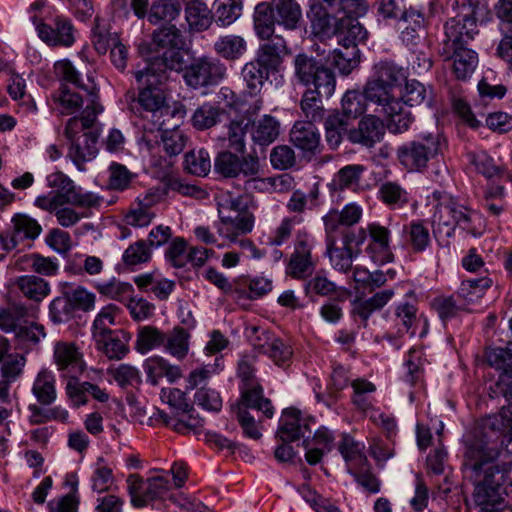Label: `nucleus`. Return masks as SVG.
Returning <instances> with one entry per match:
<instances>
[{"instance_id": "f257e3e1", "label": "nucleus", "mask_w": 512, "mask_h": 512, "mask_svg": "<svg viewBox=\"0 0 512 512\" xmlns=\"http://www.w3.org/2000/svg\"><path fill=\"white\" fill-rule=\"evenodd\" d=\"M499 451L482 439L467 443L463 459L465 478L473 485L472 500L481 510L497 508L504 502L505 483L512 465L498 462Z\"/></svg>"}, {"instance_id": "f03ea898", "label": "nucleus", "mask_w": 512, "mask_h": 512, "mask_svg": "<svg viewBox=\"0 0 512 512\" xmlns=\"http://www.w3.org/2000/svg\"><path fill=\"white\" fill-rule=\"evenodd\" d=\"M288 53L289 48L282 36H275L260 45L255 58L242 68V77L251 96H258L265 81L280 71L284 56Z\"/></svg>"}, {"instance_id": "7ed1b4c3", "label": "nucleus", "mask_w": 512, "mask_h": 512, "mask_svg": "<svg viewBox=\"0 0 512 512\" xmlns=\"http://www.w3.org/2000/svg\"><path fill=\"white\" fill-rule=\"evenodd\" d=\"M134 77L139 89L138 103L147 113L143 117L150 122L149 126H144L145 130L154 131V128H165L166 121H170L178 112L165 105V96L160 88L166 83L163 74L153 76L138 70L134 72Z\"/></svg>"}, {"instance_id": "20e7f679", "label": "nucleus", "mask_w": 512, "mask_h": 512, "mask_svg": "<svg viewBox=\"0 0 512 512\" xmlns=\"http://www.w3.org/2000/svg\"><path fill=\"white\" fill-rule=\"evenodd\" d=\"M433 198L438 202L432 217L433 233L443 241L454 235L456 227L469 233H474L473 217L475 213L440 191H434Z\"/></svg>"}, {"instance_id": "39448f33", "label": "nucleus", "mask_w": 512, "mask_h": 512, "mask_svg": "<svg viewBox=\"0 0 512 512\" xmlns=\"http://www.w3.org/2000/svg\"><path fill=\"white\" fill-rule=\"evenodd\" d=\"M446 139L439 132H426L414 140L404 143L397 149L401 165L410 171H423L428 163L442 153Z\"/></svg>"}, {"instance_id": "423d86ee", "label": "nucleus", "mask_w": 512, "mask_h": 512, "mask_svg": "<svg viewBox=\"0 0 512 512\" xmlns=\"http://www.w3.org/2000/svg\"><path fill=\"white\" fill-rule=\"evenodd\" d=\"M294 77L297 83L308 89H320L325 97L335 91L336 79L334 72L322 61L305 52L298 53L293 60Z\"/></svg>"}, {"instance_id": "0eeeda50", "label": "nucleus", "mask_w": 512, "mask_h": 512, "mask_svg": "<svg viewBox=\"0 0 512 512\" xmlns=\"http://www.w3.org/2000/svg\"><path fill=\"white\" fill-rule=\"evenodd\" d=\"M87 127V129L92 128ZM86 130L82 125L81 115L71 117L65 126V136L69 141L68 157L76 165L79 171H85V163L93 160L98 154L97 142L99 132L97 130L86 131L80 135V132Z\"/></svg>"}, {"instance_id": "6e6552de", "label": "nucleus", "mask_w": 512, "mask_h": 512, "mask_svg": "<svg viewBox=\"0 0 512 512\" xmlns=\"http://www.w3.org/2000/svg\"><path fill=\"white\" fill-rule=\"evenodd\" d=\"M460 9L461 11L444 25V39L441 48L451 50L454 47H468L479 33L477 25L478 8L475 2H467V5H461Z\"/></svg>"}, {"instance_id": "1a4fd4ad", "label": "nucleus", "mask_w": 512, "mask_h": 512, "mask_svg": "<svg viewBox=\"0 0 512 512\" xmlns=\"http://www.w3.org/2000/svg\"><path fill=\"white\" fill-rule=\"evenodd\" d=\"M54 69L60 79L75 85L86 93V106L81 112L82 125L84 128L94 125L98 115L103 112V107L99 103V90L95 83L90 80L87 84L82 83L80 73L67 59L57 61Z\"/></svg>"}, {"instance_id": "9d476101", "label": "nucleus", "mask_w": 512, "mask_h": 512, "mask_svg": "<svg viewBox=\"0 0 512 512\" xmlns=\"http://www.w3.org/2000/svg\"><path fill=\"white\" fill-rule=\"evenodd\" d=\"M314 238L306 228L296 232L293 252L286 265V275L296 280H305L310 277L316 268V259L313 256Z\"/></svg>"}, {"instance_id": "9b49d317", "label": "nucleus", "mask_w": 512, "mask_h": 512, "mask_svg": "<svg viewBox=\"0 0 512 512\" xmlns=\"http://www.w3.org/2000/svg\"><path fill=\"white\" fill-rule=\"evenodd\" d=\"M226 75V66L217 58L200 57L185 68L183 79L192 89L217 85Z\"/></svg>"}, {"instance_id": "f8f14e48", "label": "nucleus", "mask_w": 512, "mask_h": 512, "mask_svg": "<svg viewBox=\"0 0 512 512\" xmlns=\"http://www.w3.org/2000/svg\"><path fill=\"white\" fill-rule=\"evenodd\" d=\"M53 363L56 365L60 377L71 380H78L84 372L86 363L79 347L70 341H57L53 347Z\"/></svg>"}, {"instance_id": "ddd939ff", "label": "nucleus", "mask_w": 512, "mask_h": 512, "mask_svg": "<svg viewBox=\"0 0 512 512\" xmlns=\"http://www.w3.org/2000/svg\"><path fill=\"white\" fill-rule=\"evenodd\" d=\"M250 340L255 351L267 355L278 366L286 365L292 358V348L265 329L252 327Z\"/></svg>"}, {"instance_id": "4468645a", "label": "nucleus", "mask_w": 512, "mask_h": 512, "mask_svg": "<svg viewBox=\"0 0 512 512\" xmlns=\"http://www.w3.org/2000/svg\"><path fill=\"white\" fill-rule=\"evenodd\" d=\"M337 0H310L307 17L312 33L320 38H330L339 30L340 18L333 15Z\"/></svg>"}, {"instance_id": "2eb2a0df", "label": "nucleus", "mask_w": 512, "mask_h": 512, "mask_svg": "<svg viewBox=\"0 0 512 512\" xmlns=\"http://www.w3.org/2000/svg\"><path fill=\"white\" fill-rule=\"evenodd\" d=\"M33 22L36 24L39 38L48 46L68 48L76 41L74 25L69 18L63 15H57L51 24L36 23V17L33 18Z\"/></svg>"}, {"instance_id": "dca6fc26", "label": "nucleus", "mask_w": 512, "mask_h": 512, "mask_svg": "<svg viewBox=\"0 0 512 512\" xmlns=\"http://www.w3.org/2000/svg\"><path fill=\"white\" fill-rule=\"evenodd\" d=\"M11 223L10 236L0 233V244L6 251L15 249L24 241H34L42 232V227L38 221L27 214H15L11 219Z\"/></svg>"}, {"instance_id": "f3484780", "label": "nucleus", "mask_w": 512, "mask_h": 512, "mask_svg": "<svg viewBox=\"0 0 512 512\" xmlns=\"http://www.w3.org/2000/svg\"><path fill=\"white\" fill-rule=\"evenodd\" d=\"M310 422H314L313 419L304 416L300 410L287 408L281 415L277 435L285 443L300 438L309 439L311 435Z\"/></svg>"}, {"instance_id": "a211bd4d", "label": "nucleus", "mask_w": 512, "mask_h": 512, "mask_svg": "<svg viewBox=\"0 0 512 512\" xmlns=\"http://www.w3.org/2000/svg\"><path fill=\"white\" fill-rule=\"evenodd\" d=\"M368 244L365 248L369 258L378 265L393 261L394 255L390 246V230L378 223L367 225Z\"/></svg>"}, {"instance_id": "6ab92c4d", "label": "nucleus", "mask_w": 512, "mask_h": 512, "mask_svg": "<svg viewBox=\"0 0 512 512\" xmlns=\"http://www.w3.org/2000/svg\"><path fill=\"white\" fill-rule=\"evenodd\" d=\"M184 48H170L161 50L159 56L151 58L146 67L142 69L153 76L157 74H163L164 81L168 80V71H175L177 73L185 71L187 67L184 59L183 51Z\"/></svg>"}, {"instance_id": "aec40b11", "label": "nucleus", "mask_w": 512, "mask_h": 512, "mask_svg": "<svg viewBox=\"0 0 512 512\" xmlns=\"http://www.w3.org/2000/svg\"><path fill=\"white\" fill-rule=\"evenodd\" d=\"M384 134L383 121L376 115L368 114L361 118L357 128L348 132V138L352 143L373 147L382 140Z\"/></svg>"}, {"instance_id": "412c9836", "label": "nucleus", "mask_w": 512, "mask_h": 512, "mask_svg": "<svg viewBox=\"0 0 512 512\" xmlns=\"http://www.w3.org/2000/svg\"><path fill=\"white\" fill-rule=\"evenodd\" d=\"M439 53L445 61H453V73L459 80L469 78L478 64L477 53L469 47L440 48Z\"/></svg>"}, {"instance_id": "4be33fe9", "label": "nucleus", "mask_w": 512, "mask_h": 512, "mask_svg": "<svg viewBox=\"0 0 512 512\" xmlns=\"http://www.w3.org/2000/svg\"><path fill=\"white\" fill-rule=\"evenodd\" d=\"M361 216V207L354 203L345 205L342 210L330 209L322 218L325 234L334 235L339 229L353 227L360 221Z\"/></svg>"}, {"instance_id": "5701e85b", "label": "nucleus", "mask_w": 512, "mask_h": 512, "mask_svg": "<svg viewBox=\"0 0 512 512\" xmlns=\"http://www.w3.org/2000/svg\"><path fill=\"white\" fill-rule=\"evenodd\" d=\"M254 227V216L251 213H237L232 216L219 217L216 229L220 236L236 242L240 235L250 233Z\"/></svg>"}, {"instance_id": "b1692460", "label": "nucleus", "mask_w": 512, "mask_h": 512, "mask_svg": "<svg viewBox=\"0 0 512 512\" xmlns=\"http://www.w3.org/2000/svg\"><path fill=\"white\" fill-rule=\"evenodd\" d=\"M290 140L305 155H315L320 151V134L311 123L297 121L290 131Z\"/></svg>"}, {"instance_id": "393cba45", "label": "nucleus", "mask_w": 512, "mask_h": 512, "mask_svg": "<svg viewBox=\"0 0 512 512\" xmlns=\"http://www.w3.org/2000/svg\"><path fill=\"white\" fill-rule=\"evenodd\" d=\"M243 407L247 411L254 409L262 412L267 418H272L274 408L270 399L264 397L263 387L260 384L241 388V396L236 404L232 405V410Z\"/></svg>"}, {"instance_id": "a878e982", "label": "nucleus", "mask_w": 512, "mask_h": 512, "mask_svg": "<svg viewBox=\"0 0 512 512\" xmlns=\"http://www.w3.org/2000/svg\"><path fill=\"white\" fill-rule=\"evenodd\" d=\"M60 206L71 205L78 208H94L100 205L102 198L93 192H83L74 181L59 191L53 192Z\"/></svg>"}, {"instance_id": "bb28decb", "label": "nucleus", "mask_w": 512, "mask_h": 512, "mask_svg": "<svg viewBox=\"0 0 512 512\" xmlns=\"http://www.w3.org/2000/svg\"><path fill=\"white\" fill-rule=\"evenodd\" d=\"M18 292L33 303H40L51 293L50 283L38 275H22L14 280Z\"/></svg>"}, {"instance_id": "cd10ccee", "label": "nucleus", "mask_w": 512, "mask_h": 512, "mask_svg": "<svg viewBox=\"0 0 512 512\" xmlns=\"http://www.w3.org/2000/svg\"><path fill=\"white\" fill-rule=\"evenodd\" d=\"M66 395L74 403L76 407H80L88 403L87 394L91 395L94 400L106 403L109 400V394L105 389L88 381L79 382V380H71L65 386Z\"/></svg>"}, {"instance_id": "c85d7f7f", "label": "nucleus", "mask_w": 512, "mask_h": 512, "mask_svg": "<svg viewBox=\"0 0 512 512\" xmlns=\"http://www.w3.org/2000/svg\"><path fill=\"white\" fill-rule=\"evenodd\" d=\"M336 35L339 37V44L343 48L350 49L357 48L359 43H364L368 32L356 17L346 14L340 17L339 30Z\"/></svg>"}, {"instance_id": "c756f323", "label": "nucleus", "mask_w": 512, "mask_h": 512, "mask_svg": "<svg viewBox=\"0 0 512 512\" xmlns=\"http://www.w3.org/2000/svg\"><path fill=\"white\" fill-rule=\"evenodd\" d=\"M389 85H384L373 78H369L363 87V94L368 106H374L373 112L382 113L393 101L398 100Z\"/></svg>"}, {"instance_id": "7c9ffc66", "label": "nucleus", "mask_w": 512, "mask_h": 512, "mask_svg": "<svg viewBox=\"0 0 512 512\" xmlns=\"http://www.w3.org/2000/svg\"><path fill=\"white\" fill-rule=\"evenodd\" d=\"M326 256L329 257L331 266L342 273H348L353 268V260L358 253H353L352 248L338 246L333 234H325Z\"/></svg>"}, {"instance_id": "2f4dec72", "label": "nucleus", "mask_w": 512, "mask_h": 512, "mask_svg": "<svg viewBox=\"0 0 512 512\" xmlns=\"http://www.w3.org/2000/svg\"><path fill=\"white\" fill-rule=\"evenodd\" d=\"M144 371L147 375V381L156 386L159 380L166 377L169 382H175L182 376L178 366L171 365L162 357L154 356L145 360Z\"/></svg>"}, {"instance_id": "473e14b6", "label": "nucleus", "mask_w": 512, "mask_h": 512, "mask_svg": "<svg viewBox=\"0 0 512 512\" xmlns=\"http://www.w3.org/2000/svg\"><path fill=\"white\" fill-rule=\"evenodd\" d=\"M32 393L37 401L44 406L51 405L57 398L56 379L48 368H42L36 375Z\"/></svg>"}, {"instance_id": "72a5a7b5", "label": "nucleus", "mask_w": 512, "mask_h": 512, "mask_svg": "<svg viewBox=\"0 0 512 512\" xmlns=\"http://www.w3.org/2000/svg\"><path fill=\"white\" fill-rule=\"evenodd\" d=\"M394 296L393 289H385L376 292L365 300H355L353 302L352 315L358 316L364 324L369 317L377 310L382 309Z\"/></svg>"}, {"instance_id": "f704fd0d", "label": "nucleus", "mask_w": 512, "mask_h": 512, "mask_svg": "<svg viewBox=\"0 0 512 512\" xmlns=\"http://www.w3.org/2000/svg\"><path fill=\"white\" fill-rule=\"evenodd\" d=\"M382 114L387 117V129L393 134H402L408 131L414 121L412 113L405 109L399 99L388 105Z\"/></svg>"}, {"instance_id": "c9c22d12", "label": "nucleus", "mask_w": 512, "mask_h": 512, "mask_svg": "<svg viewBox=\"0 0 512 512\" xmlns=\"http://www.w3.org/2000/svg\"><path fill=\"white\" fill-rule=\"evenodd\" d=\"M52 101L54 108L61 115H72L80 110L83 106V97L69 88L66 84L62 83L60 87L52 93Z\"/></svg>"}, {"instance_id": "e433bc0d", "label": "nucleus", "mask_w": 512, "mask_h": 512, "mask_svg": "<svg viewBox=\"0 0 512 512\" xmlns=\"http://www.w3.org/2000/svg\"><path fill=\"white\" fill-rule=\"evenodd\" d=\"M271 9L275 13L277 24L288 30L297 28L302 18L300 5L295 0H272Z\"/></svg>"}, {"instance_id": "4c0bfd02", "label": "nucleus", "mask_w": 512, "mask_h": 512, "mask_svg": "<svg viewBox=\"0 0 512 512\" xmlns=\"http://www.w3.org/2000/svg\"><path fill=\"white\" fill-rule=\"evenodd\" d=\"M325 92L320 89H307L301 98L300 108L306 123H318L324 120L325 109L322 102V97Z\"/></svg>"}, {"instance_id": "58836bf2", "label": "nucleus", "mask_w": 512, "mask_h": 512, "mask_svg": "<svg viewBox=\"0 0 512 512\" xmlns=\"http://www.w3.org/2000/svg\"><path fill=\"white\" fill-rule=\"evenodd\" d=\"M353 394L351 397L352 404L359 411L369 414L374 408V393L376 386L374 383L364 378H357L351 381Z\"/></svg>"}, {"instance_id": "ea45409f", "label": "nucleus", "mask_w": 512, "mask_h": 512, "mask_svg": "<svg viewBox=\"0 0 512 512\" xmlns=\"http://www.w3.org/2000/svg\"><path fill=\"white\" fill-rule=\"evenodd\" d=\"M185 19L190 30L202 32L211 26L213 15L206 3L191 0L187 2L185 7Z\"/></svg>"}, {"instance_id": "a19ab883", "label": "nucleus", "mask_w": 512, "mask_h": 512, "mask_svg": "<svg viewBox=\"0 0 512 512\" xmlns=\"http://www.w3.org/2000/svg\"><path fill=\"white\" fill-rule=\"evenodd\" d=\"M400 100L403 105L405 104L410 107L420 105L431 107L433 103V89L416 79L407 80Z\"/></svg>"}, {"instance_id": "79ce46f5", "label": "nucleus", "mask_w": 512, "mask_h": 512, "mask_svg": "<svg viewBox=\"0 0 512 512\" xmlns=\"http://www.w3.org/2000/svg\"><path fill=\"white\" fill-rule=\"evenodd\" d=\"M279 133L280 123L271 115H264L252 124V140L260 146H267L273 143L278 138Z\"/></svg>"}, {"instance_id": "37998d69", "label": "nucleus", "mask_w": 512, "mask_h": 512, "mask_svg": "<svg viewBox=\"0 0 512 512\" xmlns=\"http://www.w3.org/2000/svg\"><path fill=\"white\" fill-rule=\"evenodd\" d=\"M272 290V281L258 276L252 279L238 278L235 280V294L238 298L257 299Z\"/></svg>"}, {"instance_id": "c03bdc74", "label": "nucleus", "mask_w": 512, "mask_h": 512, "mask_svg": "<svg viewBox=\"0 0 512 512\" xmlns=\"http://www.w3.org/2000/svg\"><path fill=\"white\" fill-rule=\"evenodd\" d=\"M254 28L257 36L262 40L269 42L274 35L275 23H277L275 13L271 9L270 3L261 2L256 5L254 12Z\"/></svg>"}, {"instance_id": "a18cd8bd", "label": "nucleus", "mask_w": 512, "mask_h": 512, "mask_svg": "<svg viewBox=\"0 0 512 512\" xmlns=\"http://www.w3.org/2000/svg\"><path fill=\"white\" fill-rule=\"evenodd\" d=\"M152 45L155 52L170 48H185L183 33L175 25H166L156 29L152 34Z\"/></svg>"}, {"instance_id": "49530a36", "label": "nucleus", "mask_w": 512, "mask_h": 512, "mask_svg": "<svg viewBox=\"0 0 512 512\" xmlns=\"http://www.w3.org/2000/svg\"><path fill=\"white\" fill-rule=\"evenodd\" d=\"M160 416L166 425L173 427L179 433H188L190 431L196 433L203 427L204 423V420L198 415L192 405L189 410L176 414V417H169L163 412L160 413Z\"/></svg>"}, {"instance_id": "de8ad7c7", "label": "nucleus", "mask_w": 512, "mask_h": 512, "mask_svg": "<svg viewBox=\"0 0 512 512\" xmlns=\"http://www.w3.org/2000/svg\"><path fill=\"white\" fill-rule=\"evenodd\" d=\"M371 78L394 89L406 78V75L401 66L392 60L385 59L374 64Z\"/></svg>"}, {"instance_id": "09e8293b", "label": "nucleus", "mask_w": 512, "mask_h": 512, "mask_svg": "<svg viewBox=\"0 0 512 512\" xmlns=\"http://www.w3.org/2000/svg\"><path fill=\"white\" fill-rule=\"evenodd\" d=\"M363 449L364 445L362 443L355 441L347 434L343 435L338 445V450L348 464V468H353L354 466L364 468L368 466V459Z\"/></svg>"}, {"instance_id": "8fccbe9b", "label": "nucleus", "mask_w": 512, "mask_h": 512, "mask_svg": "<svg viewBox=\"0 0 512 512\" xmlns=\"http://www.w3.org/2000/svg\"><path fill=\"white\" fill-rule=\"evenodd\" d=\"M378 193L379 199L390 209H402L410 200L407 190L394 181L383 182Z\"/></svg>"}, {"instance_id": "3c124183", "label": "nucleus", "mask_w": 512, "mask_h": 512, "mask_svg": "<svg viewBox=\"0 0 512 512\" xmlns=\"http://www.w3.org/2000/svg\"><path fill=\"white\" fill-rule=\"evenodd\" d=\"M214 50L227 60L241 58L247 50V43L242 36L229 34L221 36L214 43Z\"/></svg>"}, {"instance_id": "603ef678", "label": "nucleus", "mask_w": 512, "mask_h": 512, "mask_svg": "<svg viewBox=\"0 0 512 512\" xmlns=\"http://www.w3.org/2000/svg\"><path fill=\"white\" fill-rule=\"evenodd\" d=\"M98 350H101L109 359L120 360L129 351L127 339L122 330H115L102 341H95Z\"/></svg>"}, {"instance_id": "864d4df0", "label": "nucleus", "mask_w": 512, "mask_h": 512, "mask_svg": "<svg viewBox=\"0 0 512 512\" xmlns=\"http://www.w3.org/2000/svg\"><path fill=\"white\" fill-rule=\"evenodd\" d=\"M190 334L182 327L176 326L166 334L163 344L165 351L178 360L184 359L189 351Z\"/></svg>"}, {"instance_id": "5fc2aeb1", "label": "nucleus", "mask_w": 512, "mask_h": 512, "mask_svg": "<svg viewBox=\"0 0 512 512\" xmlns=\"http://www.w3.org/2000/svg\"><path fill=\"white\" fill-rule=\"evenodd\" d=\"M214 17L218 26L227 27L242 15V0H215Z\"/></svg>"}, {"instance_id": "6e6d98bb", "label": "nucleus", "mask_w": 512, "mask_h": 512, "mask_svg": "<svg viewBox=\"0 0 512 512\" xmlns=\"http://www.w3.org/2000/svg\"><path fill=\"white\" fill-rule=\"evenodd\" d=\"M118 310L116 305L109 304L99 311L92 324V337L94 341H102L108 334L114 331L111 327L115 325V317Z\"/></svg>"}, {"instance_id": "4d7b16f0", "label": "nucleus", "mask_w": 512, "mask_h": 512, "mask_svg": "<svg viewBox=\"0 0 512 512\" xmlns=\"http://www.w3.org/2000/svg\"><path fill=\"white\" fill-rule=\"evenodd\" d=\"M177 124L169 123L166 121L165 128H154L162 132L161 138L163 143L164 151L169 156H176L180 154L186 146L187 137L184 133L177 129Z\"/></svg>"}, {"instance_id": "13d9d810", "label": "nucleus", "mask_w": 512, "mask_h": 512, "mask_svg": "<svg viewBox=\"0 0 512 512\" xmlns=\"http://www.w3.org/2000/svg\"><path fill=\"white\" fill-rule=\"evenodd\" d=\"M485 356L491 367L502 371L498 382L503 377H512V343H509L506 347L490 348L486 351Z\"/></svg>"}, {"instance_id": "bf43d9fd", "label": "nucleus", "mask_w": 512, "mask_h": 512, "mask_svg": "<svg viewBox=\"0 0 512 512\" xmlns=\"http://www.w3.org/2000/svg\"><path fill=\"white\" fill-rule=\"evenodd\" d=\"M304 221L302 216L293 215L284 217L281 222L275 227L268 238V244L271 246L279 247L288 243L293 235L296 234V226L302 224Z\"/></svg>"}, {"instance_id": "052dcab7", "label": "nucleus", "mask_w": 512, "mask_h": 512, "mask_svg": "<svg viewBox=\"0 0 512 512\" xmlns=\"http://www.w3.org/2000/svg\"><path fill=\"white\" fill-rule=\"evenodd\" d=\"M181 12V4L176 0H155L148 12V20L152 24L160 21H173Z\"/></svg>"}, {"instance_id": "680f3d73", "label": "nucleus", "mask_w": 512, "mask_h": 512, "mask_svg": "<svg viewBox=\"0 0 512 512\" xmlns=\"http://www.w3.org/2000/svg\"><path fill=\"white\" fill-rule=\"evenodd\" d=\"M224 114L225 111L218 106L205 103L194 111L191 119L192 125L197 130L209 129L220 122L221 116Z\"/></svg>"}, {"instance_id": "e2e57ef3", "label": "nucleus", "mask_w": 512, "mask_h": 512, "mask_svg": "<svg viewBox=\"0 0 512 512\" xmlns=\"http://www.w3.org/2000/svg\"><path fill=\"white\" fill-rule=\"evenodd\" d=\"M166 339V334L156 327L144 326L141 327L137 334L135 348L141 354L163 346Z\"/></svg>"}, {"instance_id": "0e129e2a", "label": "nucleus", "mask_w": 512, "mask_h": 512, "mask_svg": "<svg viewBox=\"0 0 512 512\" xmlns=\"http://www.w3.org/2000/svg\"><path fill=\"white\" fill-rule=\"evenodd\" d=\"M497 385L508 403L507 406L502 407L499 416L503 428L509 431L507 448L512 453V377H503Z\"/></svg>"}, {"instance_id": "69168bd1", "label": "nucleus", "mask_w": 512, "mask_h": 512, "mask_svg": "<svg viewBox=\"0 0 512 512\" xmlns=\"http://www.w3.org/2000/svg\"><path fill=\"white\" fill-rule=\"evenodd\" d=\"M494 10L501 34L499 43H512V0H498Z\"/></svg>"}, {"instance_id": "338daca9", "label": "nucleus", "mask_w": 512, "mask_h": 512, "mask_svg": "<svg viewBox=\"0 0 512 512\" xmlns=\"http://www.w3.org/2000/svg\"><path fill=\"white\" fill-rule=\"evenodd\" d=\"M405 231L407 233V241L413 252L420 253L429 247L431 243L430 232L423 221L417 220L410 222V224L405 227Z\"/></svg>"}, {"instance_id": "774afa93", "label": "nucleus", "mask_w": 512, "mask_h": 512, "mask_svg": "<svg viewBox=\"0 0 512 512\" xmlns=\"http://www.w3.org/2000/svg\"><path fill=\"white\" fill-rule=\"evenodd\" d=\"M325 139L331 149H336L342 142L347 130V123L338 113H332L324 119Z\"/></svg>"}]
</instances>
